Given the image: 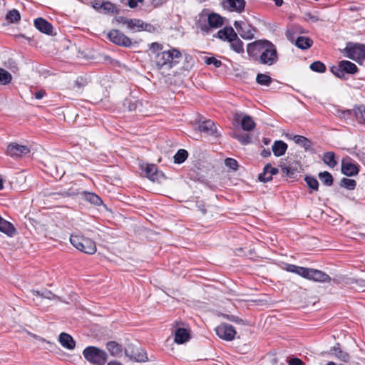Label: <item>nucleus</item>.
Wrapping results in <instances>:
<instances>
[{"mask_svg": "<svg viewBox=\"0 0 365 365\" xmlns=\"http://www.w3.org/2000/svg\"><path fill=\"white\" fill-rule=\"evenodd\" d=\"M83 195L86 200L94 205H101L103 203L101 199L95 193L86 192Z\"/></svg>", "mask_w": 365, "mask_h": 365, "instance_id": "nucleus-36", "label": "nucleus"}, {"mask_svg": "<svg viewBox=\"0 0 365 365\" xmlns=\"http://www.w3.org/2000/svg\"><path fill=\"white\" fill-rule=\"evenodd\" d=\"M181 58V52L177 48H172L168 51H163L155 53L154 62L157 69L162 74L166 76L169 74L168 72L175 66Z\"/></svg>", "mask_w": 365, "mask_h": 365, "instance_id": "nucleus-2", "label": "nucleus"}, {"mask_svg": "<svg viewBox=\"0 0 365 365\" xmlns=\"http://www.w3.org/2000/svg\"><path fill=\"white\" fill-rule=\"evenodd\" d=\"M118 22L125 25L128 29L133 32H139L142 31H150L153 29L150 24L145 23L141 19H128L123 16H119L117 19Z\"/></svg>", "mask_w": 365, "mask_h": 365, "instance_id": "nucleus-6", "label": "nucleus"}, {"mask_svg": "<svg viewBox=\"0 0 365 365\" xmlns=\"http://www.w3.org/2000/svg\"><path fill=\"white\" fill-rule=\"evenodd\" d=\"M222 6L230 11L242 12L245 6V0H223Z\"/></svg>", "mask_w": 365, "mask_h": 365, "instance_id": "nucleus-16", "label": "nucleus"}, {"mask_svg": "<svg viewBox=\"0 0 365 365\" xmlns=\"http://www.w3.org/2000/svg\"><path fill=\"white\" fill-rule=\"evenodd\" d=\"M272 149L276 157H280L286 153L287 145L282 140H277L274 143Z\"/></svg>", "mask_w": 365, "mask_h": 365, "instance_id": "nucleus-27", "label": "nucleus"}, {"mask_svg": "<svg viewBox=\"0 0 365 365\" xmlns=\"http://www.w3.org/2000/svg\"><path fill=\"white\" fill-rule=\"evenodd\" d=\"M292 140L295 143L301 145L305 150H309L312 147V142L304 136L295 135H293Z\"/></svg>", "mask_w": 365, "mask_h": 365, "instance_id": "nucleus-32", "label": "nucleus"}, {"mask_svg": "<svg viewBox=\"0 0 365 365\" xmlns=\"http://www.w3.org/2000/svg\"><path fill=\"white\" fill-rule=\"evenodd\" d=\"M138 101L135 98H126L123 103L125 106H127L129 110H133L136 108Z\"/></svg>", "mask_w": 365, "mask_h": 365, "instance_id": "nucleus-48", "label": "nucleus"}, {"mask_svg": "<svg viewBox=\"0 0 365 365\" xmlns=\"http://www.w3.org/2000/svg\"><path fill=\"white\" fill-rule=\"evenodd\" d=\"M125 354L130 360L136 362H145L148 360L145 351L143 348L133 344L128 345L125 349Z\"/></svg>", "mask_w": 365, "mask_h": 365, "instance_id": "nucleus-9", "label": "nucleus"}, {"mask_svg": "<svg viewBox=\"0 0 365 365\" xmlns=\"http://www.w3.org/2000/svg\"><path fill=\"white\" fill-rule=\"evenodd\" d=\"M287 36L291 41H294V38L291 36V34L289 31L287 32Z\"/></svg>", "mask_w": 365, "mask_h": 365, "instance_id": "nucleus-57", "label": "nucleus"}, {"mask_svg": "<svg viewBox=\"0 0 365 365\" xmlns=\"http://www.w3.org/2000/svg\"><path fill=\"white\" fill-rule=\"evenodd\" d=\"M70 242L76 249L86 254L93 255L96 252L95 242L82 235L71 234Z\"/></svg>", "mask_w": 365, "mask_h": 365, "instance_id": "nucleus-4", "label": "nucleus"}, {"mask_svg": "<svg viewBox=\"0 0 365 365\" xmlns=\"http://www.w3.org/2000/svg\"><path fill=\"white\" fill-rule=\"evenodd\" d=\"M256 81L259 85L268 86L272 83V78L267 74L258 73Z\"/></svg>", "mask_w": 365, "mask_h": 365, "instance_id": "nucleus-38", "label": "nucleus"}, {"mask_svg": "<svg viewBox=\"0 0 365 365\" xmlns=\"http://www.w3.org/2000/svg\"><path fill=\"white\" fill-rule=\"evenodd\" d=\"M225 164L227 167L231 168L233 170H237L238 167L237 161L233 158H227L225 160Z\"/></svg>", "mask_w": 365, "mask_h": 365, "instance_id": "nucleus-49", "label": "nucleus"}, {"mask_svg": "<svg viewBox=\"0 0 365 365\" xmlns=\"http://www.w3.org/2000/svg\"><path fill=\"white\" fill-rule=\"evenodd\" d=\"M343 53L346 57L361 63L365 59V45L349 42Z\"/></svg>", "mask_w": 365, "mask_h": 365, "instance_id": "nucleus-7", "label": "nucleus"}, {"mask_svg": "<svg viewBox=\"0 0 365 365\" xmlns=\"http://www.w3.org/2000/svg\"><path fill=\"white\" fill-rule=\"evenodd\" d=\"M236 32L232 27H225L217 32V37L220 39L227 41L228 42H230L232 38L236 37Z\"/></svg>", "mask_w": 365, "mask_h": 365, "instance_id": "nucleus-23", "label": "nucleus"}, {"mask_svg": "<svg viewBox=\"0 0 365 365\" xmlns=\"http://www.w3.org/2000/svg\"><path fill=\"white\" fill-rule=\"evenodd\" d=\"M331 351H333V354L339 360L344 361V362H347L349 361L350 359V356L349 354L343 351L341 348H340V346L339 344H337L336 346H334L332 349H331Z\"/></svg>", "mask_w": 365, "mask_h": 365, "instance_id": "nucleus-28", "label": "nucleus"}, {"mask_svg": "<svg viewBox=\"0 0 365 365\" xmlns=\"http://www.w3.org/2000/svg\"><path fill=\"white\" fill-rule=\"evenodd\" d=\"M327 365H336V364L334 362H333V361H329V362L327 363Z\"/></svg>", "mask_w": 365, "mask_h": 365, "instance_id": "nucleus-59", "label": "nucleus"}, {"mask_svg": "<svg viewBox=\"0 0 365 365\" xmlns=\"http://www.w3.org/2000/svg\"><path fill=\"white\" fill-rule=\"evenodd\" d=\"M322 160L324 163L327 165L329 168H334L337 162L335 160V154L334 152H327L324 154Z\"/></svg>", "mask_w": 365, "mask_h": 365, "instance_id": "nucleus-34", "label": "nucleus"}, {"mask_svg": "<svg viewBox=\"0 0 365 365\" xmlns=\"http://www.w3.org/2000/svg\"><path fill=\"white\" fill-rule=\"evenodd\" d=\"M59 342L65 348L72 350L75 348L76 344L73 337L66 333H61L59 335Z\"/></svg>", "mask_w": 365, "mask_h": 365, "instance_id": "nucleus-22", "label": "nucleus"}, {"mask_svg": "<svg viewBox=\"0 0 365 365\" xmlns=\"http://www.w3.org/2000/svg\"><path fill=\"white\" fill-rule=\"evenodd\" d=\"M207 22L210 28L217 29L223 24V18L217 14L212 13L208 16Z\"/></svg>", "mask_w": 365, "mask_h": 365, "instance_id": "nucleus-26", "label": "nucleus"}, {"mask_svg": "<svg viewBox=\"0 0 365 365\" xmlns=\"http://www.w3.org/2000/svg\"><path fill=\"white\" fill-rule=\"evenodd\" d=\"M247 53L254 61L267 66H272L278 61L277 47L266 39L257 40L247 46Z\"/></svg>", "mask_w": 365, "mask_h": 365, "instance_id": "nucleus-1", "label": "nucleus"}, {"mask_svg": "<svg viewBox=\"0 0 365 365\" xmlns=\"http://www.w3.org/2000/svg\"><path fill=\"white\" fill-rule=\"evenodd\" d=\"M241 127L245 131H252L255 128V123L250 115H245L241 120Z\"/></svg>", "mask_w": 365, "mask_h": 365, "instance_id": "nucleus-30", "label": "nucleus"}, {"mask_svg": "<svg viewBox=\"0 0 365 365\" xmlns=\"http://www.w3.org/2000/svg\"><path fill=\"white\" fill-rule=\"evenodd\" d=\"M234 26L242 38L252 39L254 38L256 29L248 23L242 21H235Z\"/></svg>", "mask_w": 365, "mask_h": 365, "instance_id": "nucleus-12", "label": "nucleus"}, {"mask_svg": "<svg viewBox=\"0 0 365 365\" xmlns=\"http://www.w3.org/2000/svg\"><path fill=\"white\" fill-rule=\"evenodd\" d=\"M190 338V333L187 329L184 328H178L176 329L174 339L175 343L182 344L189 341Z\"/></svg>", "mask_w": 365, "mask_h": 365, "instance_id": "nucleus-21", "label": "nucleus"}, {"mask_svg": "<svg viewBox=\"0 0 365 365\" xmlns=\"http://www.w3.org/2000/svg\"><path fill=\"white\" fill-rule=\"evenodd\" d=\"M32 294L34 295L40 296L43 298L48 299H57L60 300V297L57 295L54 294L49 290H44L43 292H39L38 290H32Z\"/></svg>", "mask_w": 365, "mask_h": 365, "instance_id": "nucleus-35", "label": "nucleus"}, {"mask_svg": "<svg viewBox=\"0 0 365 365\" xmlns=\"http://www.w3.org/2000/svg\"><path fill=\"white\" fill-rule=\"evenodd\" d=\"M201 29L202 31H208V29H207L206 26H205V27H202Z\"/></svg>", "mask_w": 365, "mask_h": 365, "instance_id": "nucleus-60", "label": "nucleus"}, {"mask_svg": "<svg viewBox=\"0 0 365 365\" xmlns=\"http://www.w3.org/2000/svg\"><path fill=\"white\" fill-rule=\"evenodd\" d=\"M309 68L315 72L324 73L326 71L325 65L321 61H314L311 63Z\"/></svg>", "mask_w": 365, "mask_h": 365, "instance_id": "nucleus-45", "label": "nucleus"}, {"mask_svg": "<svg viewBox=\"0 0 365 365\" xmlns=\"http://www.w3.org/2000/svg\"><path fill=\"white\" fill-rule=\"evenodd\" d=\"M230 43L231 49L235 52L237 53H244L243 42L238 38L237 35H236V37L232 38Z\"/></svg>", "mask_w": 365, "mask_h": 365, "instance_id": "nucleus-33", "label": "nucleus"}, {"mask_svg": "<svg viewBox=\"0 0 365 365\" xmlns=\"http://www.w3.org/2000/svg\"><path fill=\"white\" fill-rule=\"evenodd\" d=\"M101 12L103 14H115L117 13V9L115 6L110 2V1H103L102 4Z\"/></svg>", "mask_w": 365, "mask_h": 365, "instance_id": "nucleus-39", "label": "nucleus"}, {"mask_svg": "<svg viewBox=\"0 0 365 365\" xmlns=\"http://www.w3.org/2000/svg\"><path fill=\"white\" fill-rule=\"evenodd\" d=\"M204 62L207 65L212 64L215 68H220L222 66V62L220 60H217L215 57H204Z\"/></svg>", "mask_w": 365, "mask_h": 365, "instance_id": "nucleus-47", "label": "nucleus"}, {"mask_svg": "<svg viewBox=\"0 0 365 365\" xmlns=\"http://www.w3.org/2000/svg\"><path fill=\"white\" fill-rule=\"evenodd\" d=\"M103 3V1H102V0H95L93 2V6L96 10L101 12Z\"/></svg>", "mask_w": 365, "mask_h": 365, "instance_id": "nucleus-51", "label": "nucleus"}, {"mask_svg": "<svg viewBox=\"0 0 365 365\" xmlns=\"http://www.w3.org/2000/svg\"><path fill=\"white\" fill-rule=\"evenodd\" d=\"M106 349L111 356H120L123 352V348L120 344L114 341L107 342Z\"/></svg>", "mask_w": 365, "mask_h": 365, "instance_id": "nucleus-25", "label": "nucleus"}, {"mask_svg": "<svg viewBox=\"0 0 365 365\" xmlns=\"http://www.w3.org/2000/svg\"><path fill=\"white\" fill-rule=\"evenodd\" d=\"M107 365H121L120 363L117 361H110Z\"/></svg>", "mask_w": 365, "mask_h": 365, "instance_id": "nucleus-58", "label": "nucleus"}, {"mask_svg": "<svg viewBox=\"0 0 365 365\" xmlns=\"http://www.w3.org/2000/svg\"><path fill=\"white\" fill-rule=\"evenodd\" d=\"M341 172L346 176H354L358 174V165L350 160L343 159L341 161Z\"/></svg>", "mask_w": 365, "mask_h": 365, "instance_id": "nucleus-17", "label": "nucleus"}, {"mask_svg": "<svg viewBox=\"0 0 365 365\" xmlns=\"http://www.w3.org/2000/svg\"><path fill=\"white\" fill-rule=\"evenodd\" d=\"M83 355L89 363L94 365H104L108 358L105 351L93 346L85 348Z\"/></svg>", "mask_w": 365, "mask_h": 365, "instance_id": "nucleus-5", "label": "nucleus"}, {"mask_svg": "<svg viewBox=\"0 0 365 365\" xmlns=\"http://www.w3.org/2000/svg\"><path fill=\"white\" fill-rule=\"evenodd\" d=\"M271 155V152L269 150H266V149H264L262 152H261V155L264 158H267V157H269Z\"/></svg>", "mask_w": 365, "mask_h": 365, "instance_id": "nucleus-55", "label": "nucleus"}, {"mask_svg": "<svg viewBox=\"0 0 365 365\" xmlns=\"http://www.w3.org/2000/svg\"><path fill=\"white\" fill-rule=\"evenodd\" d=\"M45 94H46L45 91H38L35 93V98L36 99H41L45 96Z\"/></svg>", "mask_w": 365, "mask_h": 365, "instance_id": "nucleus-54", "label": "nucleus"}, {"mask_svg": "<svg viewBox=\"0 0 365 365\" xmlns=\"http://www.w3.org/2000/svg\"><path fill=\"white\" fill-rule=\"evenodd\" d=\"M198 129L201 132L206 133L210 135H217V126L213 121L210 120H205L199 125Z\"/></svg>", "mask_w": 365, "mask_h": 365, "instance_id": "nucleus-20", "label": "nucleus"}, {"mask_svg": "<svg viewBox=\"0 0 365 365\" xmlns=\"http://www.w3.org/2000/svg\"><path fill=\"white\" fill-rule=\"evenodd\" d=\"M6 19L11 23H16L21 19V16L16 9H13L7 13Z\"/></svg>", "mask_w": 365, "mask_h": 365, "instance_id": "nucleus-42", "label": "nucleus"}, {"mask_svg": "<svg viewBox=\"0 0 365 365\" xmlns=\"http://www.w3.org/2000/svg\"><path fill=\"white\" fill-rule=\"evenodd\" d=\"M313 41L311 38L305 36H299L294 44L301 49H307L312 46Z\"/></svg>", "mask_w": 365, "mask_h": 365, "instance_id": "nucleus-31", "label": "nucleus"}, {"mask_svg": "<svg viewBox=\"0 0 365 365\" xmlns=\"http://www.w3.org/2000/svg\"><path fill=\"white\" fill-rule=\"evenodd\" d=\"M319 178L326 186H331L333 184V177L327 171L322 172L319 174Z\"/></svg>", "mask_w": 365, "mask_h": 365, "instance_id": "nucleus-37", "label": "nucleus"}, {"mask_svg": "<svg viewBox=\"0 0 365 365\" xmlns=\"http://www.w3.org/2000/svg\"><path fill=\"white\" fill-rule=\"evenodd\" d=\"M197 206L199 210H200L202 214L206 213V210L205 208V205L202 203H197Z\"/></svg>", "mask_w": 365, "mask_h": 365, "instance_id": "nucleus-56", "label": "nucleus"}, {"mask_svg": "<svg viewBox=\"0 0 365 365\" xmlns=\"http://www.w3.org/2000/svg\"><path fill=\"white\" fill-rule=\"evenodd\" d=\"M163 45L159 43H157V42H154V43H152L150 46V49L153 52V53H158V52H161V51L163 50Z\"/></svg>", "mask_w": 365, "mask_h": 365, "instance_id": "nucleus-50", "label": "nucleus"}, {"mask_svg": "<svg viewBox=\"0 0 365 365\" xmlns=\"http://www.w3.org/2000/svg\"><path fill=\"white\" fill-rule=\"evenodd\" d=\"M355 116L356 121L360 124L365 123V106L363 105L355 107L352 110H346L341 112V116L344 118Z\"/></svg>", "mask_w": 365, "mask_h": 365, "instance_id": "nucleus-13", "label": "nucleus"}, {"mask_svg": "<svg viewBox=\"0 0 365 365\" xmlns=\"http://www.w3.org/2000/svg\"><path fill=\"white\" fill-rule=\"evenodd\" d=\"M340 185L348 190H354L356 185V182L354 180L349 178H343L341 180Z\"/></svg>", "mask_w": 365, "mask_h": 365, "instance_id": "nucleus-43", "label": "nucleus"}, {"mask_svg": "<svg viewBox=\"0 0 365 365\" xmlns=\"http://www.w3.org/2000/svg\"><path fill=\"white\" fill-rule=\"evenodd\" d=\"M35 27L41 33L53 35V26L48 21L43 18H38L34 21Z\"/></svg>", "mask_w": 365, "mask_h": 365, "instance_id": "nucleus-19", "label": "nucleus"}, {"mask_svg": "<svg viewBox=\"0 0 365 365\" xmlns=\"http://www.w3.org/2000/svg\"><path fill=\"white\" fill-rule=\"evenodd\" d=\"M279 172L278 169L273 168L270 164H267L264 168L263 172L258 176V180L260 182H267L272 179L274 175L277 174Z\"/></svg>", "mask_w": 365, "mask_h": 365, "instance_id": "nucleus-18", "label": "nucleus"}, {"mask_svg": "<svg viewBox=\"0 0 365 365\" xmlns=\"http://www.w3.org/2000/svg\"><path fill=\"white\" fill-rule=\"evenodd\" d=\"M232 137L238 140L242 145L249 144L251 142V137L249 134H233Z\"/></svg>", "mask_w": 365, "mask_h": 365, "instance_id": "nucleus-44", "label": "nucleus"}, {"mask_svg": "<svg viewBox=\"0 0 365 365\" xmlns=\"http://www.w3.org/2000/svg\"><path fill=\"white\" fill-rule=\"evenodd\" d=\"M305 181H306L307 185L309 186V187H310L311 189H312L314 190H318L319 182L316 178H314L313 177L307 176L305 178Z\"/></svg>", "mask_w": 365, "mask_h": 365, "instance_id": "nucleus-46", "label": "nucleus"}, {"mask_svg": "<svg viewBox=\"0 0 365 365\" xmlns=\"http://www.w3.org/2000/svg\"><path fill=\"white\" fill-rule=\"evenodd\" d=\"M146 177L153 182H161L165 179L164 174L159 171L155 165H148L145 169Z\"/></svg>", "mask_w": 365, "mask_h": 365, "instance_id": "nucleus-15", "label": "nucleus"}, {"mask_svg": "<svg viewBox=\"0 0 365 365\" xmlns=\"http://www.w3.org/2000/svg\"><path fill=\"white\" fill-rule=\"evenodd\" d=\"M215 333L220 339L230 341L235 339L237 332L232 325L222 323L215 328Z\"/></svg>", "mask_w": 365, "mask_h": 365, "instance_id": "nucleus-11", "label": "nucleus"}, {"mask_svg": "<svg viewBox=\"0 0 365 365\" xmlns=\"http://www.w3.org/2000/svg\"><path fill=\"white\" fill-rule=\"evenodd\" d=\"M0 231L5 233L9 237L14 236V235L16 233V229L13 226V225L3 219L0 216Z\"/></svg>", "mask_w": 365, "mask_h": 365, "instance_id": "nucleus-24", "label": "nucleus"}, {"mask_svg": "<svg viewBox=\"0 0 365 365\" xmlns=\"http://www.w3.org/2000/svg\"><path fill=\"white\" fill-rule=\"evenodd\" d=\"M143 0H128V6L131 8H135L138 3H142Z\"/></svg>", "mask_w": 365, "mask_h": 365, "instance_id": "nucleus-52", "label": "nucleus"}, {"mask_svg": "<svg viewBox=\"0 0 365 365\" xmlns=\"http://www.w3.org/2000/svg\"><path fill=\"white\" fill-rule=\"evenodd\" d=\"M30 152L29 147L18 143H11L7 147L6 153L11 157L19 158Z\"/></svg>", "mask_w": 365, "mask_h": 365, "instance_id": "nucleus-14", "label": "nucleus"}, {"mask_svg": "<svg viewBox=\"0 0 365 365\" xmlns=\"http://www.w3.org/2000/svg\"><path fill=\"white\" fill-rule=\"evenodd\" d=\"M11 73L5 69L0 68V84L6 85L11 82Z\"/></svg>", "mask_w": 365, "mask_h": 365, "instance_id": "nucleus-41", "label": "nucleus"}, {"mask_svg": "<svg viewBox=\"0 0 365 365\" xmlns=\"http://www.w3.org/2000/svg\"><path fill=\"white\" fill-rule=\"evenodd\" d=\"M331 73L338 78H345L346 73L354 74L358 71L357 66L349 61H341L338 66L331 68Z\"/></svg>", "mask_w": 365, "mask_h": 365, "instance_id": "nucleus-8", "label": "nucleus"}, {"mask_svg": "<svg viewBox=\"0 0 365 365\" xmlns=\"http://www.w3.org/2000/svg\"><path fill=\"white\" fill-rule=\"evenodd\" d=\"M300 169L301 168L297 163L284 165L282 167V172L289 177H294L297 173H299L300 172Z\"/></svg>", "mask_w": 365, "mask_h": 365, "instance_id": "nucleus-29", "label": "nucleus"}, {"mask_svg": "<svg viewBox=\"0 0 365 365\" xmlns=\"http://www.w3.org/2000/svg\"><path fill=\"white\" fill-rule=\"evenodd\" d=\"M302 361L298 358H292L289 361V365H302Z\"/></svg>", "mask_w": 365, "mask_h": 365, "instance_id": "nucleus-53", "label": "nucleus"}, {"mask_svg": "<svg viewBox=\"0 0 365 365\" xmlns=\"http://www.w3.org/2000/svg\"><path fill=\"white\" fill-rule=\"evenodd\" d=\"M284 269L287 272L295 273L307 279L313 280L317 282H329L331 281L330 277L325 272L303 267H299L294 264H285Z\"/></svg>", "mask_w": 365, "mask_h": 365, "instance_id": "nucleus-3", "label": "nucleus"}, {"mask_svg": "<svg viewBox=\"0 0 365 365\" xmlns=\"http://www.w3.org/2000/svg\"><path fill=\"white\" fill-rule=\"evenodd\" d=\"M108 37L110 41L118 46L129 47L132 43L130 38L117 29L110 31L108 34Z\"/></svg>", "mask_w": 365, "mask_h": 365, "instance_id": "nucleus-10", "label": "nucleus"}, {"mask_svg": "<svg viewBox=\"0 0 365 365\" xmlns=\"http://www.w3.org/2000/svg\"><path fill=\"white\" fill-rule=\"evenodd\" d=\"M188 156V153L184 149H180L174 155V162L178 164L183 163Z\"/></svg>", "mask_w": 365, "mask_h": 365, "instance_id": "nucleus-40", "label": "nucleus"}]
</instances>
